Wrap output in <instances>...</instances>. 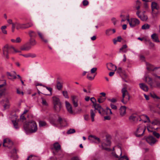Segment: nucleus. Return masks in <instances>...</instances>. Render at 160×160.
<instances>
[{"mask_svg":"<svg viewBox=\"0 0 160 160\" xmlns=\"http://www.w3.org/2000/svg\"><path fill=\"white\" fill-rule=\"evenodd\" d=\"M145 12V11H138L136 12V14L138 17L140 18L141 20L144 21L148 19L147 16L144 14Z\"/></svg>","mask_w":160,"mask_h":160,"instance_id":"nucleus-10","label":"nucleus"},{"mask_svg":"<svg viewBox=\"0 0 160 160\" xmlns=\"http://www.w3.org/2000/svg\"><path fill=\"white\" fill-rule=\"evenodd\" d=\"M62 92V94H63V96L66 98H69L68 93L67 91H63Z\"/></svg>","mask_w":160,"mask_h":160,"instance_id":"nucleus-48","label":"nucleus"},{"mask_svg":"<svg viewBox=\"0 0 160 160\" xmlns=\"http://www.w3.org/2000/svg\"><path fill=\"white\" fill-rule=\"evenodd\" d=\"M97 68H93L91 70V72L92 73H94L97 71Z\"/></svg>","mask_w":160,"mask_h":160,"instance_id":"nucleus-60","label":"nucleus"},{"mask_svg":"<svg viewBox=\"0 0 160 160\" xmlns=\"http://www.w3.org/2000/svg\"><path fill=\"white\" fill-rule=\"evenodd\" d=\"M38 158L35 156L30 155L27 158V160H38Z\"/></svg>","mask_w":160,"mask_h":160,"instance_id":"nucleus-37","label":"nucleus"},{"mask_svg":"<svg viewBox=\"0 0 160 160\" xmlns=\"http://www.w3.org/2000/svg\"><path fill=\"white\" fill-rule=\"evenodd\" d=\"M22 55L25 58L31 57L32 58H34L36 57V54L31 53H29L23 55Z\"/></svg>","mask_w":160,"mask_h":160,"instance_id":"nucleus-31","label":"nucleus"},{"mask_svg":"<svg viewBox=\"0 0 160 160\" xmlns=\"http://www.w3.org/2000/svg\"><path fill=\"white\" fill-rule=\"evenodd\" d=\"M126 113V107L125 106L121 107L120 108V114L121 117L124 116Z\"/></svg>","mask_w":160,"mask_h":160,"instance_id":"nucleus-16","label":"nucleus"},{"mask_svg":"<svg viewBox=\"0 0 160 160\" xmlns=\"http://www.w3.org/2000/svg\"><path fill=\"white\" fill-rule=\"evenodd\" d=\"M95 75H94V76L93 77H92L91 76H89V74H88L87 75V78L90 80H93L94 78V77H95Z\"/></svg>","mask_w":160,"mask_h":160,"instance_id":"nucleus-59","label":"nucleus"},{"mask_svg":"<svg viewBox=\"0 0 160 160\" xmlns=\"http://www.w3.org/2000/svg\"><path fill=\"white\" fill-rule=\"evenodd\" d=\"M140 118H141V121L143 120H142L143 119H147V120H143V122H150V120L149 119V118L147 115H143L141 116V117H140Z\"/></svg>","mask_w":160,"mask_h":160,"instance_id":"nucleus-24","label":"nucleus"},{"mask_svg":"<svg viewBox=\"0 0 160 160\" xmlns=\"http://www.w3.org/2000/svg\"><path fill=\"white\" fill-rule=\"evenodd\" d=\"M146 81L148 80V83L149 84L151 87L152 85V79L150 77H146Z\"/></svg>","mask_w":160,"mask_h":160,"instance_id":"nucleus-36","label":"nucleus"},{"mask_svg":"<svg viewBox=\"0 0 160 160\" xmlns=\"http://www.w3.org/2000/svg\"><path fill=\"white\" fill-rule=\"evenodd\" d=\"M151 7L152 10L154 9H158V6L155 2H152L151 4Z\"/></svg>","mask_w":160,"mask_h":160,"instance_id":"nucleus-29","label":"nucleus"},{"mask_svg":"<svg viewBox=\"0 0 160 160\" xmlns=\"http://www.w3.org/2000/svg\"><path fill=\"white\" fill-rule=\"evenodd\" d=\"M127 48V46L126 44L123 45L119 49V52H126L127 50H125Z\"/></svg>","mask_w":160,"mask_h":160,"instance_id":"nucleus-34","label":"nucleus"},{"mask_svg":"<svg viewBox=\"0 0 160 160\" xmlns=\"http://www.w3.org/2000/svg\"><path fill=\"white\" fill-rule=\"evenodd\" d=\"M45 87L50 92V94L46 95H52V88H48L46 86H45Z\"/></svg>","mask_w":160,"mask_h":160,"instance_id":"nucleus-56","label":"nucleus"},{"mask_svg":"<svg viewBox=\"0 0 160 160\" xmlns=\"http://www.w3.org/2000/svg\"><path fill=\"white\" fill-rule=\"evenodd\" d=\"M137 3L138 6L136 7V8L137 10H138L140 9V6L139 5L141 3L139 1L137 0Z\"/></svg>","mask_w":160,"mask_h":160,"instance_id":"nucleus-55","label":"nucleus"},{"mask_svg":"<svg viewBox=\"0 0 160 160\" xmlns=\"http://www.w3.org/2000/svg\"><path fill=\"white\" fill-rule=\"evenodd\" d=\"M158 13L159 12L158 11H152L151 13L154 17L156 16Z\"/></svg>","mask_w":160,"mask_h":160,"instance_id":"nucleus-43","label":"nucleus"},{"mask_svg":"<svg viewBox=\"0 0 160 160\" xmlns=\"http://www.w3.org/2000/svg\"><path fill=\"white\" fill-rule=\"evenodd\" d=\"M102 97L100 96V98H98V101L99 103H102L103 102L105 99L101 98Z\"/></svg>","mask_w":160,"mask_h":160,"instance_id":"nucleus-51","label":"nucleus"},{"mask_svg":"<svg viewBox=\"0 0 160 160\" xmlns=\"http://www.w3.org/2000/svg\"><path fill=\"white\" fill-rule=\"evenodd\" d=\"M5 89H0V97L3 95L5 91Z\"/></svg>","mask_w":160,"mask_h":160,"instance_id":"nucleus-57","label":"nucleus"},{"mask_svg":"<svg viewBox=\"0 0 160 160\" xmlns=\"http://www.w3.org/2000/svg\"><path fill=\"white\" fill-rule=\"evenodd\" d=\"M16 28L17 30L19 29H25L24 23H20L19 22H16L15 23Z\"/></svg>","mask_w":160,"mask_h":160,"instance_id":"nucleus-18","label":"nucleus"},{"mask_svg":"<svg viewBox=\"0 0 160 160\" xmlns=\"http://www.w3.org/2000/svg\"><path fill=\"white\" fill-rule=\"evenodd\" d=\"M65 106L68 111L70 113L72 114L73 111L71 104L68 102L65 101Z\"/></svg>","mask_w":160,"mask_h":160,"instance_id":"nucleus-14","label":"nucleus"},{"mask_svg":"<svg viewBox=\"0 0 160 160\" xmlns=\"http://www.w3.org/2000/svg\"><path fill=\"white\" fill-rule=\"evenodd\" d=\"M127 20L128 22L130 27L132 28L138 25L140 23L139 21L136 18H132L130 19L127 18Z\"/></svg>","mask_w":160,"mask_h":160,"instance_id":"nucleus-6","label":"nucleus"},{"mask_svg":"<svg viewBox=\"0 0 160 160\" xmlns=\"http://www.w3.org/2000/svg\"><path fill=\"white\" fill-rule=\"evenodd\" d=\"M12 122L13 123V126L15 128L17 129L19 128L18 123L15 121H12Z\"/></svg>","mask_w":160,"mask_h":160,"instance_id":"nucleus-45","label":"nucleus"},{"mask_svg":"<svg viewBox=\"0 0 160 160\" xmlns=\"http://www.w3.org/2000/svg\"><path fill=\"white\" fill-rule=\"evenodd\" d=\"M88 139L92 143L98 144L101 142L100 138L95 135H90L88 136Z\"/></svg>","mask_w":160,"mask_h":160,"instance_id":"nucleus-9","label":"nucleus"},{"mask_svg":"<svg viewBox=\"0 0 160 160\" xmlns=\"http://www.w3.org/2000/svg\"><path fill=\"white\" fill-rule=\"evenodd\" d=\"M90 100L93 103L95 109L97 110L100 114H102V112H104V109L100 104L96 103V100L95 98L94 97L91 98Z\"/></svg>","mask_w":160,"mask_h":160,"instance_id":"nucleus-5","label":"nucleus"},{"mask_svg":"<svg viewBox=\"0 0 160 160\" xmlns=\"http://www.w3.org/2000/svg\"><path fill=\"white\" fill-rule=\"evenodd\" d=\"M7 75L8 77V78L10 79H15L16 78V76L9 72H7Z\"/></svg>","mask_w":160,"mask_h":160,"instance_id":"nucleus-35","label":"nucleus"},{"mask_svg":"<svg viewBox=\"0 0 160 160\" xmlns=\"http://www.w3.org/2000/svg\"><path fill=\"white\" fill-rule=\"evenodd\" d=\"M150 27V25L148 24H145L142 26L141 28L143 30H146L149 28Z\"/></svg>","mask_w":160,"mask_h":160,"instance_id":"nucleus-39","label":"nucleus"},{"mask_svg":"<svg viewBox=\"0 0 160 160\" xmlns=\"http://www.w3.org/2000/svg\"><path fill=\"white\" fill-rule=\"evenodd\" d=\"M57 122L61 127H64L66 126L67 122L66 120L64 118H62L59 115L58 116V119Z\"/></svg>","mask_w":160,"mask_h":160,"instance_id":"nucleus-8","label":"nucleus"},{"mask_svg":"<svg viewBox=\"0 0 160 160\" xmlns=\"http://www.w3.org/2000/svg\"><path fill=\"white\" fill-rule=\"evenodd\" d=\"M82 3L84 6H87L88 4V2L86 0H84L83 1Z\"/></svg>","mask_w":160,"mask_h":160,"instance_id":"nucleus-62","label":"nucleus"},{"mask_svg":"<svg viewBox=\"0 0 160 160\" xmlns=\"http://www.w3.org/2000/svg\"><path fill=\"white\" fill-rule=\"evenodd\" d=\"M7 28V27L6 26H3L1 27V29L2 32L4 34H7V31L5 30V29Z\"/></svg>","mask_w":160,"mask_h":160,"instance_id":"nucleus-42","label":"nucleus"},{"mask_svg":"<svg viewBox=\"0 0 160 160\" xmlns=\"http://www.w3.org/2000/svg\"><path fill=\"white\" fill-rule=\"evenodd\" d=\"M24 23L25 29L30 28L33 25V23L32 22H29Z\"/></svg>","mask_w":160,"mask_h":160,"instance_id":"nucleus-27","label":"nucleus"},{"mask_svg":"<svg viewBox=\"0 0 160 160\" xmlns=\"http://www.w3.org/2000/svg\"><path fill=\"white\" fill-rule=\"evenodd\" d=\"M145 126L142 124H140L137 129L135 134L136 136L139 137L143 135L145 130Z\"/></svg>","mask_w":160,"mask_h":160,"instance_id":"nucleus-4","label":"nucleus"},{"mask_svg":"<svg viewBox=\"0 0 160 160\" xmlns=\"http://www.w3.org/2000/svg\"><path fill=\"white\" fill-rule=\"evenodd\" d=\"M41 99L42 100V104L43 105L45 106H48V104L46 100L43 98H42Z\"/></svg>","mask_w":160,"mask_h":160,"instance_id":"nucleus-44","label":"nucleus"},{"mask_svg":"<svg viewBox=\"0 0 160 160\" xmlns=\"http://www.w3.org/2000/svg\"><path fill=\"white\" fill-rule=\"evenodd\" d=\"M75 132V130L74 129H70L67 132V133L68 134H70L74 133Z\"/></svg>","mask_w":160,"mask_h":160,"instance_id":"nucleus-47","label":"nucleus"},{"mask_svg":"<svg viewBox=\"0 0 160 160\" xmlns=\"http://www.w3.org/2000/svg\"><path fill=\"white\" fill-rule=\"evenodd\" d=\"M23 128L27 133L35 132L37 130L36 123L33 120L25 122L23 125Z\"/></svg>","mask_w":160,"mask_h":160,"instance_id":"nucleus-1","label":"nucleus"},{"mask_svg":"<svg viewBox=\"0 0 160 160\" xmlns=\"http://www.w3.org/2000/svg\"><path fill=\"white\" fill-rule=\"evenodd\" d=\"M107 66L108 69L109 70H113V69L114 68H115V71L117 69V67L111 63H107Z\"/></svg>","mask_w":160,"mask_h":160,"instance_id":"nucleus-19","label":"nucleus"},{"mask_svg":"<svg viewBox=\"0 0 160 160\" xmlns=\"http://www.w3.org/2000/svg\"><path fill=\"white\" fill-rule=\"evenodd\" d=\"M151 96L154 98H156L157 99H159L160 98L157 96L154 93H151Z\"/></svg>","mask_w":160,"mask_h":160,"instance_id":"nucleus-52","label":"nucleus"},{"mask_svg":"<svg viewBox=\"0 0 160 160\" xmlns=\"http://www.w3.org/2000/svg\"><path fill=\"white\" fill-rule=\"evenodd\" d=\"M130 121L133 123H136L138 121H141V118L140 117L136 114H132L129 118Z\"/></svg>","mask_w":160,"mask_h":160,"instance_id":"nucleus-11","label":"nucleus"},{"mask_svg":"<svg viewBox=\"0 0 160 160\" xmlns=\"http://www.w3.org/2000/svg\"><path fill=\"white\" fill-rule=\"evenodd\" d=\"M31 47L30 46H27L26 45H25L22 46L21 48V50L22 51H28L30 49Z\"/></svg>","mask_w":160,"mask_h":160,"instance_id":"nucleus-33","label":"nucleus"},{"mask_svg":"<svg viewBox=\"0 0 160 160\" xmlns=\"http://www.w3.org/2000/svg\"><path fill=\"white\" fill-rule=\"evenodd\" d=\"M13 145V142L9 139L6 138L4 140L3 143V146L7 147L9 148H10Z\"/></svg>","mask_w":160,"mask_h":160,"instance_id":"nucleus-12","label":"nucleus"},{"mask_svg":"<svg viewBox=\"0 0 160 160\" xmlns=\"http://www.w3.org/2000/svg\"><path fill=\"white\" fill-rule=\"evenodd\" d=\"M46 125V123L45 121H40L39 122V125L40 127H42L45 126Z\"/></svg>","mask_w":160,"mask_h":160,"instance_id":"nucleus-41","label":"nucleus"},{"mask_svg":"<svg viewBox=\"0 0 160 160\" xmlns=\"http://www.w3.org/2000/svg\"><path fill=\"white\" fill-rule=\"evenodd\" d=\"M72 100L74 106L77 107L78 106V98L76 96H71Z\"/></svg>","mask_w":160,"mask_h":160,"instance_id":"nucleus-15","label":"nucleus"},{"mask_svg":"<svg viewBox=\"0 0 160 160\" xmlns=\"http://www.w3.org/2000/svg\"><path fill=\"white\" fill-rule=\"evenodd\" d=\"M28 34L31 38H33L37 36L36 33L32 30L29 31L28 32Z\"/></svg>","mask_w":160,"mask_h":160,"instance_id":"nucleus-25","label":"nucleus"},{"mask_svg":"<svg viewBox=\"0 0 160 160\" xmlns=\"http://www.w3.org/2000/svg\"><path fill=\"white\" fill-rule=\"evenodd\" d=\"M96 111L92 109L90 110V115L92 119V121L93 122L94 120V117L95 115Z\"/></svg>","mask_w":160,"mask_h":160,"instance_id":"nucleus-32","label":"nucleus"},{"mask_svg":"<svg viewBox=\"0 0 160 160\" xmlns=\"http://www.w3.org/2000/svg\"><path fill=\"white\" fill-rule=\"evenodd\" d=\"M122 94V102L123 104H126L130 99V95L126 88H123L121 90Z\"/></svg>","mask_w":160,"mask_h":160,"instance_id":"nucleus-3","label":"nucleus"},{"mask_svg":"<svg viewBox=\"0 0 160 160\" xmlns=\"http://www.w3.org/2000/svg\"><path fill=\"white\" fill-rule=\"evenodd\" d=\"M54 105V108L56 112H60L62 107L61 103Z\"/></svg>","mask_w":160,"mask_h":160,"instance_id":"nucleus-22","label":"nucleus"},{"mask_svg":"<svg viewBox=\"0 0 160 160\" xmlns=\"http://www.w3.org/2000/svg\"><path fill=\"white\" fill-rule=\"evenodd\" d=\"M112 29H107L106 30L105 34L107 36H110L112 34Z\"/></svg>","mask_w":160,"mask_h":160,"instance_id":"nucleus-40","label":"nucleus"},{"mask_svg":"<svg viewBox=\"0 0 160 160\" xmlns=\"http://www.w3.org/2000/svg\"><path fill=\"white\" fill-rule=\"evenodd\" d=\"M112 114L111 109L107 107L106 110L104 109V112H102V113L100 114L102 115H110Z\"/></svg>","mask_w":160,"mask_h":160,"instance_id":"nucleus-17","label":"nucleus"},{"mask_svg":"<svg viewBox=\"0 0 160 160\" xmlns=\"http://www.w3.org/2000/svg\"><path fill=\"white\" fill-rule=\"evenodd\" d=\"M118 160H129V159L127 156L123 155L119 158Z\"/></svg>","mask_w":160,"mask_h":160,"instance_id":"nucleus-46","label":"nucleus"},{"mask_svg":"<svg viewBox=\"0 0 160 160\" xmlns=\"http://www.w3.org/2000/svg\"><path fill=\"white\" fill-rule=\"evenodd\" d=\"M12 49H13L15 52H20V51L15 49L12 46H9L8 45L6 44L2 48V51L3 55L6 57L7 59L9 58V54Z\"/></svg>","mask_w":160,"mask_h":160,"instance_id":"nucleus-2","label":"nucleus"},{"mask_svg":"<svg viewBox=\"0 0 160 160\" xmlns=\"http://www.w3.org/2000/svg\"><path fill=\"white\" fill-rule=\"evenodd\" d=\"M140 87L143 91L147 92L148 91V88L147 85L143 83L139 84Z\"/></svg>","mask_w":160,"mask_h":160,"instance_id":"nucleus-20","label":"nucleus"},{"mask_svg":"<svg viewBox=\"0 0 160 160\" xmlns=\"http://www.w3.org/2000/svg\"><path fill=\"white\" fill-rule=\"evenodd\" d=\"M152 124L153 125L159 126L160 125V121L155 119L152 122Z\"/></svg>","mask_w":160,"mask_h":160,"instance_id":"nucleus-38","label":"nucleus"},{"mask_svg":"<svg viewBox=\"0 0 160 160\" xmlns=\"http://www.w3.org/2000/svg\"><path fill=\"white\" fill-rule=\"evenodd\" d=\"M101 143L102 149L106 150H109L107 147L110 145L111 142L108 138H107L105 140H102L101 142Z\"/></svg>","mask_w":160,"mask_h":160,"instance_id":"nucleus-7","label":"nucleus"},{"mask_svg":"<svg viewBox=\"0 0 160 160\" xmlns=\"http://www.w3.org/2000/svg\"><path fill=\"white\" fill-rule=\"evenodd\" d=\"M22 40V39L19 37H17L16 39V43L20 42Z\"/></svg>","mask_w":160,"mask_h":160,"instance_id":"nucleus-61","label":"nucleus"},{"mask_svg":"<svg viewBox=\"0 0 160 160\" xmlns=\"http://www.w3.org/2000/svg\"><path fill=\"white\" fill-rule=\"evenodd\" d=\"M146 141L151 145H154L157 142L156 139L152 136H149L146 138Z\"/></svg>","mask_w":160,"mask_h":160,"instance_id":"nucleus-13","label":"nucleus"},{"mask_svg":"<svg viewBox=\"0 0 160 160\" xmlns=\"http://www.w3.org/2000/svg\"><path fill=\"white\" fill-rule=\"evenodd\" d=\"M62 84H61V83L59 82H58L57 84V89L58 90H60L62 88Z\"/></svg>","mask_w":160,"mask_h":160,"instance_id":"nucleus-49","label":"nucleus"},{"mask_svg":"<svg viewBox=\"0 0 160 160\" xmlns=\"http://www.w3.org/2000/svg\"><path fill=\"white\" fill-rule=\"evenodd\" d=\"M54 149L57 151L60 150L61 149V146L58 142H56L53 145Z\"/></svg>","mask_w":160,"mask_h":160,"instance_id":"nucleus-30","label":"nucleus"},{"mask_svg":"<svg viewBox=\"0 0 160 160\" xmlns=\"http://www.w3.org/2000/svg\"><path fill=\"white\" fill-rule=\"evenodd\" d=\"M153 134L154 136L158 138H159L160 137V134L155 131L153 132Z\"/></svg>","mask_w":160,"mask_h":160,"instance_id":"nucleus-50","label":"nucleus"},{"mask_svg":"<svg viewBox=\"0 0 160 160\" xmlns=\"http://www.w3.org/2000/svg\"><path fill=\"white\" fill-rule=\"evenodd\" d=\"M111 21L114 25H115L118 22V20L115 18H112Z\"/></svg>","mask_w":160,"mask_h":160,"instance_id":"nucleus-54","label":"nucleus"},{"mask_svg":"<svg viewBox=\"0 0 160 160\" xmlns=\"http://www.w3.org/2000/svg\"><path fill=\"white\" fill-rule=\"evenodd\" d=\"M109 115H108L107 116L104 117V119L105 120H110L111 119V117Z\"/></svg>","mask_w":160,"mask_h":160,"instance_id":"nucleus-63","label":"nucleus"},{"mask_svg":"<svg viewBox=\"0 0 160 160\" xmlns=\"http://www.w3.org/2000/svg\"><path fill=\"white\" fill-rule=\"evenodd\" d=\"M52 99L54 105L61 103L58 98L56 97H52Z\"/></svg>","mask_w":160,"mask_h":160,"instance_id":"nucleus-26","label":"nucleus"},{"mask_svg":"<svg viewBox=\"0 0 160 160\" xmlns=\"http://www.w3.org/2000/svg\"><path fill=\"white\" fill-rule=\"evenodd\" d=\"M151 38L153 41L156 42H159L158 35L156 33H153L151 35Z\"/></svg>","mask_w":160,"mask_h":160,"instance_id":"nucleus-23","label":"nucleus"},{"mask_svg":"<svg viewBox=\"0 0 160 160\" xmlns=\"http://www.w3.org/2000/svg\"><path fill=\"white\" fill-rule=\"evenodd\" d=\"M110 106L111 107V108L112 109H114V110H116L117 109V107L112 104H110Z\"/></svg>","mask_w":160,"mask_h":160,"instance_id":"nucleus-58","label":"nucleus"},{"mask_svg":"<svg viewBox=\"0 0 160 160\" xmlns=\"http://www.w3.org/2000/svg\"><path fill=\"white\" fill-rule=\"evenodd\" d=\"M29 43L30 46H33L37 44V42L36 40L33 38H30L29 40Z\"/></svg>","mask_w":160,"mask_h":160,"instance_id":"nucleus-28","label":"nucleus"},{"mask_svg":"<svg viewBox=\"0 0 160 160\" xmlns=\"http://www.w3.org/2000/svg\"><path fill=\"white\" fill-rule=\"evenodd\" d=\"M71 160H80L78 157H73L71 159Z\"/></svg>","mask_w":160,"mask_h":160,"instance_id":"nucleus-64","label":"nucleus"},{"mask_svg":"<svg viewBox=\"0 0 160 160\" xmlns=\"http://www.w3.org/2000/svg\"><path fill=\"white\" fill-rule=\"evenodd\" d=\"M37 33L42 40L45 43H47L48 41L45 38L43 34L39 31H38Z\"/></svg>","mask_w":160,"mask_h":160,"instance_id":"nucleus-21","label":"nucleus"},{"mask_svg":"<svg viewBox=\"0 0 160 160\" xmlns=\"http://www.w3.org/2000/svg\"><path fill=\"white\" fill-rule=\"evenodd\" d=\"M108 100L110 101V102H112V103H115V102H117V100L115 98H112V99H110V98H108Z\"/></svg>","mask_w":160,"mask_h":160,"instance_id":"nucleus-53","label":"nucleus"}]
</instances>
